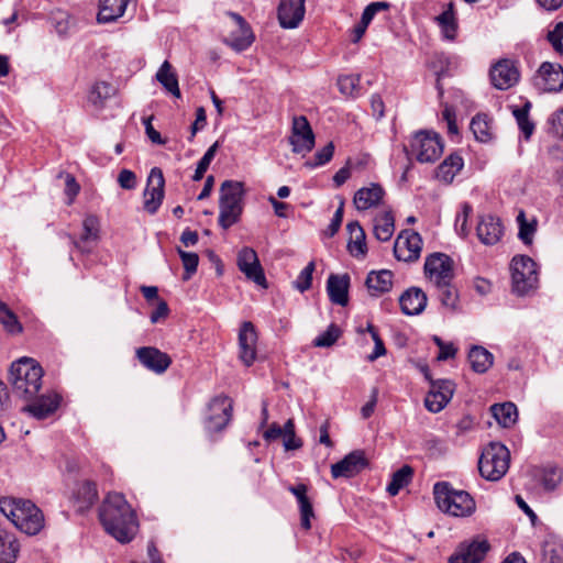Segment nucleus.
Masks as SVG:
<instances>
[{
	"label": "nucleus",
	"mask_w": 563,
	"mask_h": 563,
	"mask_svg": "<svg viewBox=\"0 0 563 563\" xmlns=\"http://www.w3.org/2000/svg\"><path fill=\"white\" fill-rule=\"evenodd\" d=\"M99 520L104 530L121 543L130 542L139 529L134 510L119 493L107 495L99 508Z\"/></svg>",
	"instance_id": "1"
},
{
	"label": "nucleus",
	"mask_w": 563,
	"mask_h": 563,
	"mask_svg": "<svg viewBox=\"0 0 563 563\" xmlns=\"http://www.w3.org/2000/svg\"><path fill=\"white\" fill-rule=\"evenodd\" d=\"M0 510L18 529L29 536L36 534L43 528V514L31 500L2 498Z\"/></svg>",
	"instance_id": "2"
},
{
	"label": "nucleus",
	"mask_w": 563,
	"mask_h": 563,
	"mask_svg": "<svg viewBox=\"0 0 563 563\" xmlns=\"http://www.w3.org/2000/svg\"><path fill=\"white\" fill-rule=\"evenodd\" d=\"M43 369L33 358L22 357L10 368L13 393L24 399H33L42 386Z\"/></svg>",
	"instance_id": "3"
},
{
	"label": "nucleus",
	"mask_w": 563,
	"mask_h": 563,
	"mask_svg": "<svg viewBox=\"0 0 563 563\" xmlns=\"http://www.w3.org/2000/svg\"><path fill=\"white\" fill-rule=\"evenodd\" d=\"M433 496L438 508L453 517H468L476 509L475 500L467 492L455 489L448 482L435 483Z\"/></svg>",
	"instance_id": "4"
},
{
	"label": "nucleus",
	"mask_w": 563,
	"mask_h": 563,
	"mask_svg": "<svg viewBox=\"0 0 563 563\" xmlns=\"http://www.w3.org/2000/svg\"><path fill=\"white\" fill-rule=\"evenodd\" d=\"M244 195V185L236 180H225L220 187L219 199V224L223 229H229L236 223L242 213V199Z\"/></svg>",
	"instance_id": "5"
},
{
	"label": "nucleus",
	"mask_w": 563,
	"mask_h": 563,
	"mask_svg": "<svg viewBox=\"0 0 563 563\" xmlns=\"http://www.w3.org/2000/svg\"><path fill=\"white\" fill-rule=\"evenodd\" d=\"M510 463V452L500 442H490L486 445L478 460V471L482 477L490 482L501 479Z\"/></svg>",
	"instance_id": "6"
},
{
	"label": "nucleus",
	"mask_w": 563,
	"mask_h": 563,
	"mask_svg": "<svg viewBox=\"0 0 563 563\" xmlns=\"http://www.w3.org/2000/svg\"><path fill=\"white\" fill-rule=\"evenodd\" d=\"M407 155L415 156L419 163H433L443 153V144L439 134L430 131L417 132L409 147L405 146Z\"/></svg>",
	"instance_id": "7"
},
{
	"label": "nucleus",
	"mask_w": 563,
	"mask_h": 563,
	"mask_svg": "<svg viewBox=\"0 0 563 563\" xmlns=\"http://www.w3.org/2000/svg\"><path fill=\"white\" fill-rule=\"evenodd\" d=\"M536 263L526 255H517L511 261L512 290L520 296L534 289L538 284Z\"/></svg>",
	"instance_id": "8"
},
{
	"label": "nucleus",
	"mask_w": 563,
	"mask_h": 563,
	"mask_svg": "<svg viewBox=\"0 0 563 563\" xmlns=\"http://www.w3.org/2000/svg\"><path fill=\"white\" fill-rule=\"evenodd\" d=\"M424 275L433 286H445L454 279V262L444 253H432L424 262Z\"/></svg>",
	"instance_id": "9"
},
{
	"label": "nucleus",
	"mask_w": 563,
	"mask_h": 563,
	"mask_svg": "<svg viewBox=\"0 0 563 563\" xmlns=\"http://www.w3.org/2000/svg\"><path fill=\"white\" fill-rule=\"evenodd\" d=\"M534 87L541 92H559L563 89V67L544 62L533 77Z\"/></svg>",
	"instance_id": "10"
},
{
	"label": "nucleus",
	"mask_w": 563,
	"mask_h": 563,
	"mask_svg": "<svg viewBox=\"0 0 563 563\" xmlns=\"http://www.w3.org/2000/svg\"><path fill=\"white\" fill-rule=\"evenodd\" d=\"M422 250L421 235L412 230H404L394 244V255L398 261L415 262L420 257Z\"/></svg>",
	"instance_id": "11"
},
{
	"label": "nucleus",
	"mask_w": 563,
	"mask_h": 563,
	"mask_svg": "<svg viewBox=\"0 0 563 563\" xmlns=\"http://www.w3.org/2000/svg\"><path fill=\"white\" fill-rule=\"evenodd\" d=\"M165 178L159 167H153L147 177L144 190V209L154 214L161 207L164 199Z\"/></svg>",
	"instance_id": "12"
},
{
	"label": "nucleus",
	"mask_w": 563,
	"mask_h": 563,
	"mask_svg": "<svg viewBox=\"0 0 563 563\" xmlns=\"http://www.w3.org/2000/svg\"><path fill=\"white\" fill-rule=\"evenodd\" d=\"M489 76L495 88L507 90L518 82L520 74L515 60L503 58L492 66Z\"/></svg>",
	"instance_id": "13"
},
{
	"label": "nucleus",
	"mask_w": 563,
	"mask_h": 563,
	"mask_svg": "<svg viewBox=\"0 0 563 563\" xmlns=\"http://www.w3.org/2000/svg\"><path fill=\"white\" fill-rule=\"evenodd\" d=\"M368 466V461L362 450H354L345 455L341 461L331 465V475L333 478H350L360 474Z\"/></svg>",
	"instance_id": "14"
},
{
	"label": "nucleus",
	"mask_w": 563,
	"mask_h": 563,
	"mask_svg": "<svg viewBox=\"0 0 563 563\" xmlns=\"http://www.w3.org/2000/svg\"><path fill=\"white\" fill-rule=\"evenodd\" d=\"M139 362L155 374H163L172 364V357L154 346H142L135 351Z\"/></svg>",
	"instance_id": "15"
},
{
	"label": "nucleus",
	"mask_w": 563,
	"mask_h": 563,
	"mask_svg": "<svg viewBox=\"0 0 563 563\" xmlns=\"http://www.w3.org/2000/svg\"><path fill=\"white\" fill-rule=\"evenodd\" d=\"M257 332L251 321H244L239 332V357L245 366H251L256 358Z\"/></svg>",
	"instance_id": "16"
},
{
	"label": "nucleus",
	"mask_w": 563,
	"mask_h": 563,
	"mask_svg": "<svg viewBox=\"0 0 563 563\" xmlns=\"http://www.w3.org/2000/svg\"><path fill=\"white\" fill-rule=\"evenodd\" d=\"M229 15L235 21L236 29L223 42L236 52L245 51L254 42V34L249 23L239 13L229 12Z\"/></svg>",
	"instance_id": "17"
},
{
	"label": "nucleus",
	"mask_w": 563,
	"mask_h": 563,
	"mask_svg": "<svg viewBox=\"0 0 563 563\" xmlns=\"http://www.w3.org/2000/svg\"><path fill=\"white\" fill-rule=\"evenodd\" d=\"M211 415L208 417L206 428L209 432L222 431L232 418V404L227 397H219L210 404Z\"/></svg>",
	"instance_id": "18"
},
{
	"label": "nucleus",
	"mask_w": 563,
	"mask_h": 563,
	"mask_svg": "<svg viewBox=\"0 0 563 563\" xmlns=\"http://www.w3.org/2000/svg\"><path fill=\"white\" fill-rule=\"evenodd\" d=\"M238 266L245 276L260 286H266V278L260 264L256 252L251 247H243L238 255Z\"/></svg>",
	"instance_id": "19"
},
{
	"label": "nucleus",
	"mask_w": 563,
	"mask_h": 563,
	"mask_svg": "<svg viewBox=\"0 0 563 563\" xmlns=\"http://www.w3.org/2000/svg\"><path fill=\"white\" fill-rule=\"evenodd\" d=\"M306 0H280L277 9L279 24L284 29H295L305 16Z\"/></svg>",
	"instance_id": "20"
},
{
	"label": "nucleus",
	"mask_w": 563,
	"mask_h": 563,
	"mask_svg": "<svg viewBox=\"0 0 563 563\" xmlns=\"http://www.w3.org/2000/svg\"><path fill=\"white\" fill-rule=\"evenodd\" d=\"M489 543L486 540H474L471 543H462L456 551L450 556V563H478L487 551Z\"/></svg>",
	"instance_id": "21"
},
{
	"label": "nucleus",
	"mask_w": 563,
	"mask_h": 563,
	"mask_svg": "<svg viewBox=\"0 0 563 563\" xmlns=\"http://www.w3.org/2000/svg\"><path fill=\"white\" fill-rule=\"evenodd\" d=\"M476 232L482 243L494 245L500 240L504 227L498 218L487 214L481 218Z\"/></svg>",
	"instance_id": "22"
},
{
	"label": "nucleus",
	"mask_w": 563,
	"mask_h": 563,
	"mask_svg": "<svg viewBox=\"0 0 563 563\" xmlns=\"http://www.w3.org/2000/svg\"><path fill=\"white\" fill-rule=\"evenodd\" d=\"M350 276L331 274L327 280V291L332 303L346 306L349 302Z\"/></svg>",
	"instance_id": "23"
},
{
	"label": "nucleus",
	"mask_w": 563,
	"mask_h": 563,
	"mask_svg": "<svg viewBox=\"0 0 563 563\" xmlns=\"http://www.w3.org/2000/svg\"><path fill=\"white\" fill-rule=\"evenodd\" d=\"M59 400L60 398L56 394L36 395L33 399L27 400L30 404L23 409L37 419H44L57 409Z\"/></svg>",
	"instance_id": "24"
},
{
	"label": "nucleus",
	"mask_w": 563,
	"mask_h": 563,
	"mask_svg": "<svg viewBox=\"0 0 563 563\" xmlns=\"http://www.w3.org/2000/svg\"><path fill=\"white\" fill-rule=\"evenodd\" d=\"M427 295L418 287L407 289L399 298L402 313L407 316L420 314L427 306Z\"/></svg>",
	"instance_id": "25"
},
{
	"label": "nucleus",
	"mask_w": 563,
	"mask_h": 563,
	"mask_svg": "<svg viewBox=\"0 0 563 563\" xmlns=\"http://www.w3.org/2000/svg\"><path fill=\"white\" fill-rule=\"evenodd\" d=\"M100 222L96 216L89 214L84 219L82 222V234L80 239L74 240V244L81 252L89 253L92 249V244H96L99 240Z\"/></svg>",
	"instance_id": "26"
},
{
	"label": "nucleus",
	"mask_w": 563,
	"mask_h": 563,
	"mask_svg": "<svg viewBox=\"0 0 563 563\" xmlns=\"http://www.w3.org/2000/svg\"><path fill=\"white\" fill-rule=\"evenodd\" d=\"M288 492H290L297 499L300 510V525L305 530H309L311 528V518L314 517L312 503L309 499L307 493L308 487L305 484L290 485L288 486Z\"/></svg>",
	"instance_id": "27"
},
{
	"label": "nucleus",
	"mask_w": 563,
	"mask_h": 563,
	"mask_svg": "<svg viewBox=\"0 0 563 563\" xmlns=\"http://www.w3.org/2000/svg\"><path fill=\"white\" fill-rule=\"evenodd\" d=\"M385 190L379 184H371L369 187L358 189L353 198L355 208L360 211L376 207L383 199Z\"/></svg>",
	"instance_id": "28"
},
{
	"label": "nucleus",
	"mask_w": 563,
	"mask_h": 563,
	"mask_svg": "<svg viewBox=\"0 0 563 563\" xmlns=\"http://www.w3.org/2000/svg\"><path fill=\"white\" fill-rule=\"evenodd\" d=\"M77 510L85 512L90 509L98 499L97 485L92 481H82L77 484L74 492Z\"/></svg>",
	"instance_id": "29"
},
{
	"label": "nucleus",
	"mask_w": 563,
	"mask_h": 563,
	"mask_svg": "<svg viewBox=\"0 0 563 563\" xmlns=\"http://www.w3.org/2000/svg\"><path fill=\"white\" fill-rule=\"evenodd\" d=\"M347 232L350 234V240L347 243V250L350 254L354 257H365L367 254V245H366V235L357 221H352L346 225Z\"/></svg>",
	"instance_id": "30"
},
{
	"label": "nucleus",
	"mask_w": 563,
	"mask_h": 563,
	"mask_svg": "<svg viewBox=\"0 0 563 563\" xmlns=\"http://www.w3.org/2000/svg\"><path fill=\"white\" fill-rule=\"evenodd\" d=\"M394 274L391 271L382 269L371 272L366 278V286L372 296H379L388 292L393 287Z\"/></svg>",
	"instance_id": "31"
},
{
	"label": "nucleus",
	"mask_w": 563,
	"mask_h": 563,
	"mask_svg": "<svg viewBox=\"0 0 563 563\" xmlns=\"http://www.w3.org/2000/svg\"><path fill=\"white\" fill-rule=\"evenodd\" d=\"M117 88L107 81L95 82L88 93V102L97 110H102L106 102L115 96Z\"/></svg>",
	"instance_id": "32"
},
{
	"label": "nucleus",
	"mask_w": 563,
	"mask_h": 563,
	"mask_svg": "<svg viewBox=\"0 0 563 563\" xmlns=\"http://www.w3.org/2000/svg\"><path fill=\"white\" fill-rule=\"evenodd\" d=\"M130 0H102L97 15L99 23H110L121 18Z\"/></svg>",
	"instance_id": "33"
},
{
	"label": "nucleus",
	"mask_w": 563,
	"mask_h": 563,
	"mask_svg": "<svg viewBox=\"0 0 563 563\" xmlns=\"http://www.w3.org/2000/svg\"><path fill=\"white\" fill-rule=\"evenodd\" d=\"M156 80L164 87V89L176 98L181 97L178 85L177 74L173 70V66L168 60H165L157 70Z\"/></svg>",
	"instance_id": "34"
},
{
	"label": "nucleus",
	"mask_w": 563,
	"mask_h": 563,
	"mask_svg": "<svg viewBox=\"0 0 563 563\" xmlns=\"http://www.w3.org/2000/svg\"><path fill=\"white\" fill-rule=\"evenodd\" d=\"M463 165V158L459 154H451L438 166L435 177L445 184H451Z\"/></svg>",
	"instance_id": "35"
},
{
	"label": "nucleus",
	"mask_w": 563,
	"mask_h": 563,
	"mask_svg": "<svg viewBox=\"0 0 563 563\" xmlns=\"http://www.w3.org/2000/svg\"><path fill=\"white\" fill-rule=\"evenodd\" d=\"M19 553L15 537L0 526V563H14Z\"/></svg>",
	"instance_id": "36"
},
{
	"label": "nucleus",
	"mask_w": 563,
	"mask_h": 563,
	"mask_svg": "<svg viewBox=\"0 0 563 563\" xmlns=\"http://www.w3.org/2000/svg\"><path fill=\"white\" fill-rule=\"evenodd\" d=\"M493 354L483 346H473L468 352V362L474 372L483 374L493 365Z\"/></svg>",
	"instance_id": "37"
},
{
	"label": "nucleus",
	"mask_w": 563,
	"mask_h": 563,
	"mask_svg": "<svg viewBox=\"0 0 563 563\" xmlns=\"http://www.w3.org/2000/svg\"><path fill=\"white\" fill-rule=\"evenodd\" d=\"M490 411L498 424L504 428L514 426L518 419L517 407L512 402L495 404Z\"/></svg>",
	"instance_id": "38"
},
{
	"label": "nucleus",
	"mask_w": 563,
	"mask_h": 563,
	"mask_svg": "<svg viewBox=\"0 0 563 563\" xmlns=\"http://www.w3.org/2000/svg\"><path fill=\"white\" fill-rule=\"evenodd\" d=\"M413 470L409 465H404L391 475V481L386 490L390 496H396L400 489L406 487L412 479Z\"/></svg>",
	"instance_id": "39"
},
{
	"label": "nucleus",
	"mask_w": 563,
	"mask_h": 563,
	"mask_svg": "<svg viewBox=\"0 0 563 563\" xmlns=\"http://www.w3.org/2000/svg\"><path fill=\"white\" fill-rule=\"evenodd\" d=\"M443 36L446 40H454L456 36L457 23L453 11V5L450 4L449 8L443 11L440 15L435 18Z\"/></svg>",
	"instance_id": "40"
},
{
	"label": "nucleus",
	"mask_w": 563,
	"mask_h": 563,
	"mask_svg": "<svg viewBox=\"0 0 563 563\" xmlns=\"http://www.w3.org/2000/svg\"><path fill=\"white\" fill-rule=\"evenodd\" d=\"M394 217L391 212H385L379 218L375 219L374 234L378 241H388L394 233Z\"/></svg>",
	"instance_id": "41"
},
{
	"label": "nucleus",
	"mask_w": 563,
	"mask_h": 563,
	"mask_svg": "<svg viewBox=\"0 0 563 563\" xmlns=\"http://www.w3.org/2000/svg\"><path fill=\"white\" fill-rule=\"evenodd\" d=\"M0 323L10 334H19L23 331V327L18 320L15 313L0 299Z\"/></svg>",
	"instance_id": "42"
},
{
	"label": "nucleus",
	"mask_w": 563,
	"mask_h": 563,
	"mask_svg": "<svg viewBox=\"0 0 563 563\" xmlns=\"http://www.w3.org/2000/svg\"><path fill=\"white\" fill-rule=\"evenodd\" d=\"M361 76L360 75H342L338 78V88L344 96L356 98L361 95Z\"/></svg>",
	"instance_id": "43"
},
{
	"label": "nucleus",
	"mask_w": 563,
	"mask_h": 563,
	"mask_svg": "<svg viewBox=\"0 0 563 563\" xmlns=\"http://www.w3.org/2000/svg\"><path fill=\"white\" fill-rule=\"evenodd\" d=\"M530 108L531 103L528 101L521 108H516L512 111V114L516 118L518 126L520 131L523 133L526 140H528L534 131V124L529 119Z\"/></svg>",
	"instance_id": "44"
},
{
	"label": "nucleus",
	"mask_w": 563,
	"mask_h": 563,
	"mask_svg": "<svg viewBox=\"0 0 563 563\" xmlns=\"http://www.w3.org/2000/svg\"><path fill=\"white\" fill-rule=\"evenodd\" d=\"M470 129L477 141L487 142L490 140V128L486 114H476L471 121Z\"/></svg>",
	"instance_id": "45"
},
{
	"label": "nucleus",
	"mask_w": 563,
	"mask_h": 563,
	"mask_svg": "<svg viewBox=\"0 0 563 563\" xmlns=\"http://www.w3.org/2000/svg\"><path fill=\"white\" fill-rule=\"evenodd\" d=\"M517 222L519 224V239L526 244L530 245L532 243L533 235L537 231V221L532 220L528 222L526 219V213L523 210H520L517 216Z\"/></svg>",
	"instance_id": "46"
},
{
	"label": "nucleus",
	"mask_w": 563,
	"mask_h": 563,
	"mask_svg": "<svg viewBox=\"0 0 563 563\" xmlns=\"http://www.w3.org/2000/svg\"><path fill=\"white\" fill-rule=\"evenodd\" d=\"M177 252L179 254L183 266L185 268L183 279L185 282H187L197 272L198 264H199V256L197 253L186 252V251L181 250L180 247L177 249Z\"/></svg>",
	"instance_id": "47"
},
{
	"label": "nucleus",
	"mask_w": 563,
	"mask_h": 563,
	"mask_svg": "<svg viewBox=\"0 0 563 563\" xmlns=\"http://www.w3.org/2000/svg\"><path fill=\"white\" fill-rule=\"evenodd\" d=\"M439 292V299L442 306L454 310L459 301L456 288L452 283H446L445 286H434Z\"/></svg>",
	"instance_id": "48"
},
{
	"label": "nucleus",
	"mask_w": 563,
	"mask_h": 563,
	"mask_svg": "<svg viewBox=\"0 0 563 563\" xmlns=\"http://www.w3.org/2000/svg\"><path fill=\"white\" fill-rule=\"evenodd\" d=\"M218 148H219V142L217 141L207 150V152L200 158V161L197 164L195 174L192 176L194 181H199L203 178V175L207 172L208 167L210 166L212 159L214 158V155H216Z\"/></svg>",
	"instance_id": "49"
},
{
	"label": "nucleus",
	"mask_w": 563,
	"mask_h": 563,
	"mask_svg": "<svg viewBox=\"0 0 563 563\" xmlns=\"http://www.w3.org/2000/svg\"><path fill=\"white\" fill-rule=\"evenodd\" d=\"M290 144L295 153L310 152L314 146V134L313 132H309V134H292L290 136Z\"/></svg>",
	"instance_id": "50"
},
{
	"label": "nucleus",
	"mask_w": 563,
	"mask_h": 563,
	"mask_svg": "<svg viewBox=\"0 0 563 563\" xmlns=\"http://www.w3.org/2000/svg\"><path fill=\"white\" fill-rule=\"evenodd\" d=\"M340 335H341L340 328L336 324L331 323L324 332L319 334L313 340V345L318 346V347H329L338 341Z\"/></svg>",
	"instance_id": "51"
},
{
	"label": "nucleus",
	"mask_w": 563,
	"mask_h": 563,
	"mask_svg": "<svg viewBox=\"0 0 563 563\" xmlns=\"http://www.w3.org/2000/svg\"><path fill=\"white\" fill-rule=\"evenodd\" d=\"M449 404L448 398H444L441 393L430 385V390L424 398V406L431 412H440Z\"/></svg>",
	"instance_id": "52"
},
{
	"label": "nucleus",
	"mask_w": 563,
	"mask_h": 563,
	"mask_svg": "<svg viewBox=\"0 0 563 563\" xmlns=\"http://www.w3.org/2000/svg\"><path fill=\"white\" fill-rule=\"evenodd\" d=\"M562 481V471L559 467H547L542 472L541 483L544 489L554 490Z\"/></svg>",
	"instance_id": "53"
},
{
	"label": "nucleus",
	"mask_w": 563,
	"mask_h": 563,
	"mask_svg": "<svg viewBox=\"0 0 563 563\" xmlns=\"http://www.w3.org/2000/svg\"><path fill=\"white\" fill-rule=\"evenodd\" d=\"M333 153L334 144L333 142H329L321 150L317 151L316 154L313 155L312 161H308L306 165L309 166L310 168L323 166L332 159Z\"/></svg>",
	"instance_id": "54"
},
{
	"label": "nucleus",
	"mask_w": 563,
	"mask_h": 563,
	"mask_svg": "<svg viewBox=\"0 0 563 563\" xmlns=\"http://www.w3.org/2000/svg\"><path fill=\"white\" fill-rule=\"evenodd\" d=\"M426 378L429 380L430 385L437 390V393H441L444 398H448L450 401L453 397L455 390V384L450 379H432L428 373H426Z\"/></svg>",
	"instance_id": "55"
},
{
	"label": "nucleus",
	"mask_w": 563,
	"mask_h": 563,
	"mask_svg": "<svg viewBox=\"0 0 563 563\" xmlns=\"http://www.w3.org/2000/svg\"><path fill=\"white\" fill-rule=\"evenodd\" d=\"M314 263L310 262L308 265L300 272L297 279L295 280V288L299 291L303 292L311 287L312 283V274L314 272Z\"/></svg>",
	"instance_id": "56"
},
{
	"label": "nucleus",
	"mask_w": 563,
	"mask_h": 563,
	"mask_svg": "<svg viewBox=\"0 0 563 563\" xmlns=\"http://www.w3.org/2000/svg\"><path fill=\"white\" fill-rule=\"evenodd\" d=\"M366 330L367 332H369L375 343L374 351L367 356V358L368 361L374 362L378 357L384 356L386 354V347L384 341L380 339L376 328L373 324L368 323Z\"/></svg>",
	"instance_id": "57"
},
{
	"label": "nucleus",
	"mask_w": 563,
	"mask_h": 563,
	"mask_svg": "<svg viewBox=\"0 0 563 563\" xmlns=\"http://www.w3.org/2000/svg\"><path fill=\"white\" fill-rule=\"evenodd\" d=\"M389 8L390 3L385 1L372 2L364 9L361 16V22L368 26V24L372 22L376 13L383 10H388Z\"/></svg>",
	"instance_id": "58"
},
{
	"label": "nucleus",
	"mask_w": 563,
	"mask_h": 563,
	"mask_svg": "<svg viewBox=\"0 0 563 563\" xmlns=\"http://www.w3.org/2000/svg\"><path fill=\"white\" fill-rule=\"evenodd\" d=\"M118 183L123 189H133L136 186V176L132 170L122 169L118 176Z\"/></svg>",
	"instance_id": "59"
},
{
	"label": "nucleus",
	"mask_w": 563,
	"mask_h": 563,
	"mask_svg": "<svg viewBox=\"0 0 563 563\" xmlns=\"http://www.w3.org/2000/svg\"><path fill=\"white\" fill-rule=\"evenodd\" d=\"M152 119H153V117L143 118L145 133L153 143L163 145V144H165V140L161 136V133L157 132L154 129V126L152 125Z\"/></svg>",
	"instance_id": "60"
},
{
	"label": "nucleus",
	"mask_w": 563,
	"mask_h": 563,
	"mask_svg": "<svg viewBox=\"0 0 563 563\" xmlns=\"http://www.w3.org/2000/svg\"><path fill=\"white\" fill-rule=\"evenodd\" d=\"M207 122V115L206 110L202 107H199L196 111V120L191 125V135L189 137V141H192L196 133L203 129Z\"/></svg>",
	"instance_id": "61"
},
{
	"label": "nucleus",
	"mask_w": 563,
	"mask_h": 563,
	"mask_svg": "<svg viewBox=\"0 0 563 563\" xmlns=\"http://www.w3.org/2000/svg\"><path fill=\"white\" fill-rule=\"evenodd\" d=\"M550 124L553 134L563 139V109L552 114Z\"/></svg>",
	"instance_id": "62"
},
{
	"label": "nucleus",
	"mask_w": 563,
	"mask_h": 563,
	"mask_svg": "<svg viewBox=\"0 0 563 563\" xmlns=\"http://www.w3.org/2000/svg\"><path fill=\"white\" fill-rule=\"evenodd\" d=\"M312 129L306 117H295L292 120V134H309Z\"/></svg>",
	"instance_id": "63"
},
{
	"label": "nucleus",
	"mask_w": 563,
	"mask_h": 563,
	"mask_svg": "<svg viewBox=\"0 0 563 563\" xmlns=\"http://www.w3.org/2000/svg\"><path fill=\"white\" fill-rule=\"evenodd\" d=\"M544 563H561V556L553 544L545 543L542 547Z\"/></svg>",
	"instance_id": "64"
}]
</instances>
